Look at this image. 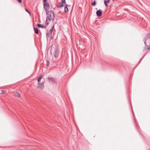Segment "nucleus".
<instances>
[{
    "label": "nucleus",
    "instance_id": "f257e3e1",
    "mask_svg": "<svg viewBox=\"0 0 150 150\" xmlns=\"http://www.w3.org/2000/svg\"><path fill=\"white\" fill-rule=\"evenodd\" d=\"M46 12L47 15V17L45 24L46 23L47 25L49 22L51 21L52 20L53 21L54 16V13L53 11H47Z\"/></svg>",
    "mask_w": 150,
    "mask_h": 150
},
{
    "label": "nucleus",
    "instance_id": "f03ea898",
    "mask_svg": "<svg viewBox=\"0 0 150 150\" xmlns=\"http://www.w3.org/2000/svg\"><path fill=\"white\" fill-rule=\"evenodd\" d=\"M144 42L146 45V47H148L150 46V34H148L145 37L144 40Z\"/></svg>",
    "mask_w": 150,
    "mask_h": 150
},
{
    "label": "nucleus",
    "instance_id": "7ed1b4c3",
    "mask_svg": "<svg viewBox=\"0 0 150 150\" xmlns=\"http://www.w3.org/2000/svg\"><path fill=\"white\" fill-rule=\"evenodd\" d=\"M59 50L57 47H56L54 49L53 54L55 58H57L58 57L59 55Z\"/></svg>",
    "mask_w": 150,
    "mask_h": 150
},
{
    "label": "nucleus",
    "instance_id": "20e7f679",
    "mask_svg": "<svg viewBox=\"0 0 150 150\" xmlns=\"http://www.w3.org/2000/svg\"><path fill=\"white\" fill-rule=\"evenodd\" d=\"M44 7L45 9L46 12L48 11L50 7L48 3L46 2H43Z\"/></svg>",
    "mask_w": 150,
    "mask_h": 150
},
{
    "label": "nucleus",
    "instance_id": "39448f33",
    "mask_svg": "<svg viewBox=\"0 0 150 150\" xmlns=\"http://www.w3.org/2000/svg\"><path fill=\"white\" fill-rule=\"evenodd\" d=\"M54 25L53 26L52 28L49 30V32L46 33L47 38L48 39L49 38H50L51 36V34L53 30Z\"/></svg>",
    "mask_w": 150,
    "mask_h": 150
},
{
    "label": "nucleus",
    "instance_id": "423d86ee",
    "mask_svg": "<svg viewBox=\"0 0 150 150\" xmlns=\"http://www.w3.org/2000/svg\"><path fill=\"white\" fill-rule=\"evenodd\" d=\"M44 81H43L41 83H40V82L38 83V87L41 89H42L44 88Z\"/></svg>",
    "mask_w": 150,
    "mask_h": 150
},
{
    "label": "nucleus",
    "instance_id": "0eeeda50",
    "mask_svg": "<svg viewBox=\"0 0 150 150\" xmlns=\"http://www.w3.org/2000/svg\"><path fill=\"white\" fill-rule=\"evenodd\" d=\"M96 15L98 16H101L102 14V11L101 9H99L96 12Z\"/></svg>",
    "mask_w": 150,
    "mask_h": 150
},
{
    "label": "nucleus",
    "instance_id": "6e6552de",
    "mask_svg": "<svg viewBox=\"0 0 150 150\" xmlns=\"http://www.w3.org/2000/svg\"><path fill=\"white\" fill-rule=\"evenodd\" d=\"M49 81L50 83H54L55 82V80L53 77L49 78H48Z\"/></svg>",
    "mask_w": 150,
    "mask_h": 150
},
{
    "label": "nucleus",
    "instance_id": "1a4fd4ad",
    "mask_svg": "<svg viewBox=\"0 0 150 150\" xmlns=\"http://www.w3.org/2000/svg\"><path fill=\"white\" fill-rule=\"evenodd\" d=\"M78 47L81 50H83L85 48V45H84L83 42H81V44Z\"/></svg>",
    "mask_w": 150,
    "mask_h": 150
},
{
    "label": "nucleus",
    "instance_id": "9d476101",
    "mask_svg": "<svg viewBox=\"0 0 150 150\" xmlns=\"http://www.w3.org/2000/svg\"><path fill=\"white\" fill-rule=\"evenodd\" d=\"M37 26L39 28H46V26H47V24H45V26H44L43 25H42L39 24H38L37 25Z\"/></svg>",
    "mask_w": 150,
    "mask_h": 150
},
{
    "label": "nucleus",
    "instance_id": "9b49d317",
    "mask_svg": "<svg viewBox=\"0 0 150 150\" xmlns=\"http://www.w3.org/2000/svg\"><path fill=\"white\" fill-rule=\"evenodd\" d=\"M76 41L77 45V47H78L79 45H80L81 44V42H83L82 41H81V40L79 39H77Z\"/></svg>",
    "mask_w": 150,
    "mask_h": 150
},
{
    "label": "nucleus",
    "instance_id": "f8f14e48",
    "mask_svg": "<svg viewBox=\"0 0 150 150\" xmlns=\"http://www.w3.org/2000/svg\"><path fill=\"white\" fill-rule=\"evenodd\" d=\"M65 7L64 8V12L65 13H67L68 11V5L65 4Z\"/></svg>",
    "mask_w": 150,
    "mask_h": 150
},
{
    "label": "nucleus",
    "instance_id": "ddd939ff",
    "mask_svg": "<svg viewBox=\"0 0 150 150\" xmlns=\"http://www.w3.org/2000/svg\"><path fill=\"white\" fill-rule=\"evenodd\" d=\"M14 96H15L18 98L20 97V95L17 92H16L14 93Z\"/></svg>",
    "mask_w": 150,
    "mask_h": 150
},
{
    "label": "nucleus",
    "instance_id": "4468645a",
    "mask_svg": "<svg viewBox=\"0 0 150 150\" xmlns=\"http://www.w3.org/2000/svg\"><path fill=\"white\" fill-rule=\"evenodd\" d=\"M63 6V4L62 2H60L57 6L58 8H60Z\"/></svg>",
    "mask_w": 150,
    "mask_h": 150
},
{
    "label": "nucleus",
    "instance_id": "2eb2a0df",
    "mask_svg": "<svg viewBox=\"0 0 150 150\" xmlns=\"http://www.w3.org/2000/svg\"><path fill=\"white\" fill-rule=\"evenodd\" d=\"M34 30L35 33L36 34H38V30L37 28L34 27Z\"/></svg>",
    "mask_w": 150,
    "mask_h": 150
},
{
    "label": "nucleus",
    "instance_id": "dca6fc26",
    "mask_svg": "<svg viewBox=\"0 0 150 150\" xmlns=\"http://www.w3.org/2000/svg\"><path fill=\"white\" fill-rule=\"evenodd\" d=\"M43 75H42L40 76V77H39L38 79V83L40 82L41 81V79L43 78Z\"/></svg>",
    "mask_w": 150,
    "mask_h": 150
},
{
    "label": "nucleus",
    "instance_id": "f3484780",
    "mask_svg": "<svg viewBox=\"0 0 150 150\" xmlns=\"http://www.w3.org/2000/svg\"><path fill=\"white\" fill-rule=\"evenodd\" d=\"M46 63H47V67H48L50 63V62L49 61L47 60L46 61Z\"/></svg>",
    "mask_w": 150,
    "mask_h": 150
},
{
    "label": "nucleus",
    "instance_id": "a211bd4d",
    "mask_svg": "<svg viewBox=\"0 0 150 150\" xmlns=\"http://www.w3.org/2000/svg\"><path fill=\"white\" fill-rule=\"evenodd\" d=\"M104 3L105 6L107 7H108V5L107 4V3H108L107 2H106V0L104 1Z\"/></svg>",
    "mask_w": 150,
    "mask_h": 150
},
{
    "label": "nucleus",
    "instance_id": "6ab92c4d",
    "mask_svg": "<svg viewBox=\"0 0 150 150\" xmlns=\"http://www.w3.org/2000/svg\"><path fill=\"white\" fill-rule=\"evenodd\" d=\"M92 5L93 6H95L96 4V1H94L93 2V3H92Z\"/></svg>",
    "mask_w": 150,
    "mask_h": 150
},
{
    "label": "nucleus",
    "instance_id": "aec40b11",
    "mask_svg": "<svg viewBox=\"0 0 150 150\" xmlns=\"http://www.w3.org/2000/svg\"><path fill=\"white\" fill-rule=\"evenodd\" d=\"M25 11L27 12L29 14H30V13L26 8L25 9Z\"/></svg>",
    "mask_w": 150,
    "mask_h": 150
},
{
    "label": "nucleus",
    "instance_id": "412c9836",
    "mask_svg": "<svg viewBox=\"0 0 150 150\" xmlns=\"http://www.w3.org/2000/svg\"><path fill=\"white\" fill-rule=\"evenodd\" d=\"M6 91L4 90H1V93L3 94H4L5 93Z\"/></svg>",
    "mask_w": 150,
    "mask_h": 150
},
{
    "label": "nucleus",
    "instance_id": "4be33fe9",
    "mask_svg": "<svg viewBox=\"0 0 150 150\" xmlns=\"http://www.w3.org/2000/svg\"><path fill=\"white\" fill-rule=\"evenodd\" d=\"M61 2L62 3H65L66 2L65 0H61Z\"/></svg>",
    "mask_w": 150,
    "mask_h": 150
},
{
    "label": "nucleus",
    "instance_id": "5701e85b",
    "mask_svg": "<svg viewBox=\"0 0 150 150\" xmlns=\"http://www.w3.org/2000/svg\"><path fill=\"white\" fill-rule=\"evenodd\" d=\"M17 1L19 3H20L22 2V0H17Z\"/></svg>",
    "mask_w": 150,
    "mask_h": 150
},
{
    "label": "nucleus",
    "instance_id": "b1692460",
    "mask_svg": "<svg viewBox=\"0 0 150 150\" xmlns=\"http://www.w3.org/2000/svg\"><path fill=\"white\" fill-rule=\"evenodd\" d=\"M110 2V0H106V2H107L108 3H109Z\"/></svg>",
    "mask_w": 150,
    "mask_h": 150
},
{
    "label": "nucleus",
    "instance_id": "393cba45",
    "mask_svg": "<svg viewBox=\"0 0 150 150\" xmlns=\"http://www.w3.org/2000/svg\"><path fill=\"white\" fill-rule=\"evenodd\" d=\"M147 49H150V47H147Z\"/></svg>",
    "mask_w": 150,
    "mask_h": 150
},
{
    "label": "nucleus",
    "instance_id": "a878e982",
    "mask_svg": "<svg viewBox=\"0 0 150 150\" xmlns=\"http://www.w3.org/2000/svg\"><path fill=\"white\" fill-rule=\"evenodd\" d=\"M47 1V0H43V2H46Z\"/></svg>",
    "mask_w": 150,
    "mask_h": 150
},
{
    "label": "nucleus",
    "instance_id": "bb28decb",
    "mask_svg": "<svg viewBox=\"0 0 150 150\" xmlns=\"http://www.w3.org/2000/svg\"><path fill=\"white\" fill-rule=\"evenodd\" d=\"M112 1H114V0H112Z\"/></svg>",
    "mask_w": 150,
    "mask_h": 150
}]
</instances>
